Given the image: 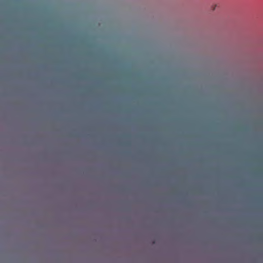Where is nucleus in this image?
Instances as JSON below:
<instances>
[{
	"label": "nucleus",
	"instance_id": "f257e3e1",
	"mask_svg": "<svg viewBox=\"0 0 263 263\" xmlns=\"http://www.w3.org/2000/svg\"><path fill=\"white\" fill-rule=\"evenodd\" d=\"M216 7V5L213 6V7H212V10H214L215 9Z\"/></svg>",
	"mask_w": 263,
	"mask_h": 263
}]
</instances>
